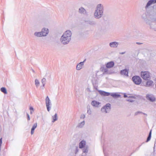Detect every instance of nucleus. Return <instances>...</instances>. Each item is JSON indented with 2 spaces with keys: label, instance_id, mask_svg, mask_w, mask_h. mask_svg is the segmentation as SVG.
Returning a JSON list of instances; mask_svg holds the SVG:
<instances>
[{
  "label": "nucleus",
  "instance_id": "nucleus-1",
  "mask_svg": "<svg viewBox=\"0 0 156 156\" xmlns=\"http://www.w3.org/2000/svg\"><path fill=\"white\" fill-rule=\"evenodd\" d=\"M72 36V33L69 30L66 31L61 36L60 41L61 43L64 45L68 44L70 41Z\"/></svg>",
  "mask_w": 156,
  "mask_h": 156
},
{
  "label": "nucleus",
  "instance_id": "nucleus-2",
  "mask_svg": "<svg viewBox=\"0 0 156 156\" xmlns=\"http://www.w3.org/2000/svg\"><path fill=\"white\" fill-rule=\"evenodd\" d=\"M104 7L102 4H98L95 9L94 13V17L97 19L101 18L103 15Z\"/></svg>",
  "mask_w": 156,
  "mask_h": 156
},
{
  "label": "nucleus",
  "instance_id": "nucleus-3",
  "mask_svg": "<svg viewBox=\"0 0 156 156\" xmlns=\"http://www.w3.org/2000/svg\"><path fill=\"white\" fill-rule=\"evenodd\" d=\"M111 109V105L109 103H107L101 108V111L102 113L106 114L109 113Z\"/></svg>",
  "mask_w": 156,
  "mask_h": 156
},
{
  "label": "nucleus",
  "instance_id": "nucleus-4",
  "mask_svg": "<svg viewBox=\"0 0 156 156\" xmlns=\"http://www.w3.org/2000/svg\"><path fill=\"white\" fill-rule=\"evenodd\" d=\"M45 103L47 110L49 112L51 109L52 104L48 96H47L45 98Z\"/></svg>",
  "mask_w": 156,
  "mask_h": 156
},
{
  "label": "nucleus",
  "instance_id": "nucleus-5",
  "mask_svg": "<svg viewBox=\"0 0 156 156\" xmlns=\"http://www.w3.org/2000/svg\"><path fill=\"white\" fill-rule=\"evenodd\" d=\"M141 77L145 80L150 78V73L148 71H142L140 73Z\"/></svg>",
  "mask_w": 156,
  "mask_h": 156
},
{
  "label": "nucleus",
  "instance_id": "nucleus-6",
  "mask_svg": "<svg viewBox=\"0 0 156 156\" xmlns=\"http://www.w3.org/2000/svg\"><path fill=\"white\" fill-rule=\"evenodd\" d=\"M132 80L136 85H139L142 82V80L140 77L138 76H134L132 78Z\"/></svg>",
  "mask_w": 156,
  "mask_h": 156
},
{
  "label": "nucleus",
  "instance_id": "nucleus-7",
  "mask_svg": "<svg viewBox=\"0 0 156 156\" xmlns=\"http://www.w3.org/2000/svg\"><path fill=\"white\" fill-rule=\"evenodd\" d=\"M124 98H129V99H128L127 100V101L130 102H132L135 99V97L132 94H124Z\"/></svg>",
  "mask_w": 156,
  "mask_h": 156
},
{
  "label": "nucleus",
  "instance_id": "nucleus-8",
  "mask_svg": "<svg viewBox=\"0 0 156 156\" xmlns=\"http://www.w3.org/2000/svg\"><path fill=\"white\" fill-rule=\"evenodd\" d=\"M42 37L47 36L49 33V30L46 27H43L41 31Z\"/></svg>",
  "mask_w": 156,
  "mask_h": 156
},
{
  "label": "nucleus",
  "instance_id": "nucleus-9",
  "mask_svg": "<svg viewBox=\"0 0 156 156\" xmlns=\"http://www.w3.org/2000/svg\"><path fill=\"white\" fill-rule=\"evenodd\" d=\"M91 105L94 108H99L101 106V103L97 101L93 100L91 102Z\"/></svg>",
  "mask_w": 156,
  "mask_h": 156
},
{
  "label": "nucleus",
  "instance_id": "nucleus-10",
  "mask_svg": "<svg viewBox=\"0 0 156 156\" xmlns=\"http://www.w3.org/2000/svg\"><path fill=\"white\" fill-rule=\"evenodd\" d=\"M154 83L153 81L151 80H148L145 83L144 86L146 87H152L154 86Z\"/></svg>",
  "mask_w": 156,
  "mask_h": 156
},
{
  "label": "nucleus",
  "instance_id": "nucleus-11",
  "mask_svg": "<svg viewBox=\"0 0 156 156\" xmlns=\"http://www.w3.org/2000/svg\"><path fill=\"white\" fill-rule=\"evenodd\" d=\"M90 79L94 86H95L98 84V81L97 78L96 77L91 76L90 77Z\"/></svg>",
  "mask_w": 156,
  "mask_h": 156
},
{
  "label": "nucleus",
  "instance_id": "nucleus-12",
  "mask_svg": "<svg viewBox=\"0 0 156 156\" xmlns=\"http://www.w3.org/2000/svg\"><path fill=\"white\" fill-rule=\"evenodd\" d=\"M85 61V60L83 62H80L77 65L76 68V70H80L82 69L84 66V63Z\"/></svg>",
  "mask_w": 156,
  "mask_h": 156
},
{
  "label": "nucleus",
  "instance_id": "nucleus-13",
  "mask_svg": "<svg viewBox=\"0 0 156 156\" xmlns=\"http://www.w3.org/2000/svg\"><path fill=\"white\" fill-rule=\"evenodd\" d=\"M87 146H88L86 144V141L84 140H82L79 144V148L80 149H82Z\"/></svg>",
  "mask_w": 156,
  "mask_h": 156
},
{
  "label": "nucleus",
  "instance_id": "nucleus-14",
  "mask_svg": "<svg viewBox=\"0 0 156 156\" xmlns=\"http://www.w3.org/2000/svg\"><path fill=\"white\" fill-rule=\"evenodd\" d=\"M119 44V43L116 41L112 42L109 44L110 47L112 48H116Z\"/></svg>",
  "mask_w": 156,
  "mask_h": 156
},
{
  "label": "nucleus",
  "instance_id": "nucleus-15",
  "mask_svg": "<svg viewBox=\"0 0 156 156\" xmlns=\"http://www.w3.org/2000/svg\"><path fill=\"white\" fill-rule=\"evenodd\" d=\"M146 97L147 99L153 102L155 100V98L152 94H147Z\"/></svg>",
  "mask_w": 156,
  "mask_h": 156
},
{
  "label": "nucleus",
  "instance_id": "nucleus-16",
  "mask_svg": "<svg viewBox=\"0 0 156 156\" xmlns=\"http://www.w3.org/2000/svg\"><path fill=\"white\" fill-rule=\"evenodd\" d=\"M156 3V0H151L149 1L147 3L145 6V8H147L151 5Z\"/></svg>",
  "mask_w": 156,
  "mask_h": 156
},
{
  "label": "nucleus",
  "instance_id": "nucleus-17",
  "mask_svg": "<svg viewBox=\"0 0 156 156\" xmlns=\"http://www.w3.org/2000/svg\"><path fill=\"white\" fill-rule=\"evenodd\" d=\"M98 92L100 94L103 96H108L110 94V93L102 90H99Z\"/></svg>",
  "mask_w": 156,
  "mask_h": 156
},
{
  "label": "nucleus",
  "instance_id": "nucleus-18",
  "mask_svg": "<svg viewBox=\"0 0 156 156\" xmlns=\"http://www.w3.org/2000/svg\"><path fill=\"white\" fill-rule=\"evenodd\" d=\"M120 73L121 75L128 76V70L127 69L122 70L121 71Z\"/></svg>",
  "mask_w": 156,
  "mask_h": 156
},
{
  "label": "nucleus",
  "instance_id": "nucleus-19",
  "mask_svg": "<svg viewBox=\"0 0 156 156\" xmlns=\"http://www.w3.org/2000/svg\"><path fill=\"white\" fill-rule=\"evenodd\" d=\"M52 120L51 122L53 123L55 121L57 120L58 119L57 114L55 113L54 115H52Z\"/></svg>",
  "mask_w": 156,
  "mask_h": 156
},
{
  "label": "nucleus",
  "instance_id": "nucleus-20",
  "mask_svg": "<svg viewBox=\"0 0 156 156\" xmlns=\"http://www.w3.org/2000/svg\"><path fill=\"white\" fill-rule=\"evenodd\" d=\"M114 65V62L112 61H111L107 63L106 66L108 68H110L113 67Z\"/></svg>",
  "mask_w": 156,
  "mask_h": 156
},
{
  "label": "nucleus",
  "instance_id": "nucleus-21",
  "mask_svg": "<svg viewBox=\"0 0 156 156\" xmlns=\"http://www.w3.org/2000/svg\"><path fill=\"white\" fill-rule=\"evenodd\" d=\"M82 149V154H87L88 152L89 151V147L88 146H87L85 147H84Z\"/></svg>",
  "mask_w": 156,
  "mask_h": 156
},
{
  "label": "nucleus",
  "instance_id": "nucleus-22",
  "mask_svg": "<svg viewBox=\"0 0 156 156\" xmlns=\"http://www.w3.org/2000/svg\"><path fill=\"white\" fill-rule=\"evenodd\" d=\"M37 126V123H35L34 124L31 129V134L32 135L34 134V129L36 128Z\"/></svg>",
  "mask_w": 156,
  "mask_h": 156
},
{
  "label": "nucleus",
  "instance_id": "nucleus-23",
  "mask_svg": "<svg viewBox=\"0 0 156 156\" xmlns=\"http://www.w3.org/2000/svg\"><path fill=\"white\" fill-rule=\"evenodd\" d=\"M34 35L37 37H42L41 31H35L34 33Z\"/></svg>",
  "mask_w": 156,
  "mask_h": 156
},
{
  "label": "nucleus",
  "instance_id": "nucleus-24",
  "mask_svg": "<svg viewBox=\"0 0 156 156\" xmlns=\"http://www.w3.org/2000/svg\"><path fill=\"white\" fill-rule=\"evenodd\" d=\"M79 12L81 14H85L86 13V10L83 7H81L79 9Z\"/></svg>",
  "mask_w": 156,
  "mask_h": 156
},
{
  "label": "nucleus",
  "instance_id": "nucleus-25",
  "mask_svg": "<svg viewBox=\"0 0 156 156\" xmlns=\"http://www.w3.org/2000/svg\"><path fill=\"white\" fill-rule=\"evenodd\" d=\"M110 95L114 98H118L120 96V95L116 93H110Z\"/></svg>",
  "mask_w": 156,
  "mask_h": 156
},
{
  "label": "nucleus",
  "instance_id": "nucleus-26",
  "mask_svg": "<svg viewBox=\"0 0 156 156\" xmlns=\"http://www.w3.org/2000/svg\"><path fill=\"white\" fill-rule=\"evenodd\" d=\"M85 124V122L84 121H83L82 122L79 123L77 125V127L79 128H82L84 126V125Z\"/></svg>",
  "mask_w": 156,
  "mask_h": 156
},
{
  "label": "nucleus",
  "instance_id": "nucleus-27",
  "mask_svg": "<svg viewBox=\"0 0 156 156\" xmlns=\"http://www.w3.org/2000/svg\"><path fill=\"white\" fill-rule=\"evenodd\" d=\"M35 83L37 87L39 86L40 83L38 80L37 79H36L35 80Z\"/></svg>",
  "mask_w": 156,
  "mask_h": 156
},
{
  "label": "nucleus",
  "instance_id": "nucleus-28",
  "mask_svg": "<svg viewBox=\"0 0 156 156\" xmlns=\"http://www.w3.org/2000/svg\"><path fill=\"white\" fill-rule=\"evenodd\" d=\"M0 90L1 92H3L4 94H7V91L5 87H2L0 89Z\"/></svg>",
  "mask_w": 156,
  "mask_h": 156
},
{
  "label": "nucleus",
  "instance_id": "nucleus-29",
  "mask_svg": "<svg viewBox=\"0 0 156 156\" xmlns=\"http://www.w3.org/2000/svg\"><path fill=\"white\" fill-rule=\"evenodd\" d=\"M46 79L45 78H43L41 80V83L42 85V86L43 87H44V86L46 84Z\"/></svg>",
  "mask_w": 156,
  "mask_h": 156
},
{
  "label": "nucleus",
  "instance_id": "nucleus-30",
  "mask_svg": "<svg viewBox=\"0 0 156 156\" xmlns=\"http://www.w3.org/2000/svg\"><path fill=\"white\" fill-rule=\"evenodd\" d=\"M87 113L89 115H91L92 113V111L90 107L87 108Z\"/></svg>",
  "mask_w": 156,
  "mask_h": 156
},
{
  "label": "nucleus",
  "instance_id": "nucleus-31",
  "mask_svg": "<svg viewBox=\"0 0 156 156\" xmlns=\"http://www.w3.org/2000/svg\"><path fill=\"white\" fill-rule=\"evenodd\" d=\"M104 72L105 73H106L108 74H111L113 73V72H111L109 71H108L107 69H104Z\"/></svg>",
  "mask_w": 156,
  "mask_h": 156
},
{
  "label": "nucleus",
  "instance_id": "nucleus-32",
  "mask_svg": "<svg viewBox=\"0 0 156 156\" xmlns=\"http://www.w3.org/2000/svg\"><path fill=\"white\" fill-rule=\"evenodd\" d=\"M151 131L149 133V136L147 137V142L148 141L151 139Z\"/></svg>",
  "mask_w": 156,
  "mask_h": 156
},
{
  "label": "nucleus",
  "instance_id": "nucleus-33",
  "mask_svg": "<svg viewBox=\"0 0 156 156\" xmlns=\"http://www.w3.org/2000/svg\"><path fill=\"white\" fill-rule=\"evenodd\" d=\"M85 117V115L84 114H82L80 115V118L81 119H84Z\"/></svg>",
  "mask_w": 156,
  "mask_h": 156
},
{
  "label": "nucleus",
  "instance_id": "nucleus-34",
  "mask_svg": "<svg viewBox=\"0 0 156 156\" xmlns=\"http://www.w3.org/2000/svg\"><path fill=\"white\" fill-rule=\"evenodd\" d=\"M79 151V149L77 147H76L75 151V154H77Z\"/></svg>",
  "mask_w": 156,
  "mask_h": 156
},
{
  "label": "nucleus",
  "instance_id": "nucleus-35",
  "mask_svg": "<svg viewBox=\"0 0 156 156\" xmlns=\"http://www.w3.org/2000/svg\"><path fill=\"white\" fill-rule=\"evenodd\" d=\"M86 90L88 91V92H91V90H90V88H89V87H87V89H86Z\"/></svg>",
  "mask_w": 156,
  "mask_h": 156
},
{
  "label": "nucleus",
  "instance_id": "nucleus-36",
  "mask_svg": "<svg viewBox=\"0 0 156 156\" xmlns=\"http://www.w3.org/2000/svg\"><path fill=\"white\" fill-rule=\"evenodd\" d=\"M30 111H34V108H33V107H30Z\"/></svg>",
  "mask_w": 156,
  "mask_h": 156
},
{
  "label": "nucleus",
  "instance_id": "nucleus-37",
  "mask_svg": "<svg viewBox=\"0 0 156 156\" xmlns=\"http://www.w3.org/2000/svg\"><path fill=\"white\" fill-rule=\"evenodd\" d=\"M27 120H30V116H29V115L28 114H27Z\"/></svg>",
  "mask_w": 156,
  "mask_h": 156
},
{
  "label": "nucleus",
  "instance_id": "nucleus-38",
  "mask_svg": "<svg viewBox=\"0 0 156 156\" xmlns=\"http://www.w3.org/2000/svg\"><path fill=\"white\" fill-rule=\"evenodd\" d=\"M2 143V138H1L0 139V147H1Z\"/></svg>",
  "mask_w": 156,
  "mask_h": 156
},
{
  "label": "nucleus",
  "instance_id": "nucleus-39",
  "mask_svg": "<svg viewBox=\"0 0 156 156\" xmlns=\"http://www.w3.org/2000/svg\"><path fill=\"white\" fill-rule=\"evenodd\" d=\"M33 112V111H30V114H32Z\"/></svg>",
  "mask_w": 156,
  "mask_h": 156
},
{
  "label": "nucleus",
  "instance_id": "nucleus-40",
  "mask_svg": "<svg viewBox=\"0 0 156 156\" xmlns=\"http://www.w3.org/2000/svg\"><path fill=\"white\" fill-rule=\"evenodd\" d=\"M125 53V52H122V53H120L121 54H123Z\"/></svg>",
  "mask_w": 156,
  "mask_h": 156
},
{
  "label": "nucleus",
  "instance_id": "nucleus-41",
  "mask_svg": "<svg viewBox=\"0 0 156 156\" xmlns=\"http://www.w3.org/2000/svg\"><path fill=\"white\" fill-rule=\"evenodd\" d=\"M86 154H85L84 155H83V154H82V156H86Z\"/></svg>",
  "mask_w": 156,
  "mask_h": 156
},
{
  "label": "nucleus",
  "instance_id": "nucleus-42",
  "mask_svg": "<svg viewBox=\"0 0 156 156\" xmlns=\"http://www.w3.org/2000/svg\"><path fill=\"white\" fill-rule=\"evenodd\" d=\"M104 68H101V69H102V70H103V69H104Z\"/></svg>",
  "mask_w": 156,
  "mask_h": 156
}]
</instances>
